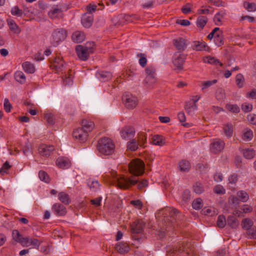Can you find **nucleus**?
<instances>
[{
	"label": "nucleus",
	"instance_id": "nucleus-34",
	"mask_svg": "<svg viewBox=\"0 0 256 256\" xmlns=\"http://www.w3.org/2000/svg\"><path fill=\"white\" fill-rule=\"evenodd\" d=\"M208 18L206 16H199L197 19V26L201 28H203L208 22Z\"/></svg>",
	"mask_w": 256,
	"mask_h": 256
},
{
	"label": "nucleus",
	"instance_id": "nucleus-45",
	"mask_svg": "<svg viewBox=\"0 0 256 256\" xmlns=\"http://www.w3.org/2000/svg\"><path fill=\"white\" fill-rule=\"evenodd\" d=\"M237 196L240 199V200L244 202H246L249 198L248 194L244 190H240L237 192Z\"/></svg>",
	"mask_w": 256,
	"mask_h": 256
},
{
	"label": "nucleus",
	"instance_id": "nucleus-19",
	"mask_svg": "<svg viewBox=\"0 0 256 256\" xmlns=\"http://www.w3.org/2000/svg\"><path fill=\"white\" fill-rule=\"evenodd\" d=\"M82 128L88 134L90 132L94 127V122L90 120H83L82 122Z\"/></svg>",
	"mask_w": 256,
	"mask_h": 256
},
{
	"label": "nucleus",
	"instance_id": "nucleus-61",
	"mask_svg": "<svg viewBox=\"0 0 256 256\" xmlns=\"http://www.w3.org/2000/svg\"><path fill=\"white\" fill-rule=\"evenodd\" d=\"M4 109L6 112H9L12 108V106L8 98L4 99Z\"/></svg>",
	"mask_w": 256,
	"mask_h": 256
},
{
	"label": "nucleus",
	"instance_id": "nucleus-21",
	"mask_svg": "<svg viewBox=\"0 0 256 256\" xmlns=\"http://www.w3.org/2000/svg\"><path fill=\"white\" fill-rule=\"evenodd\" d=\"M58 198L65 205H68L71 202V199L69 195L64 192H61L58 193Z\"/></svg>",
	"mask_w": 256,
	"mask_h": 256
},
{
	"label": "nucleus",
	"instance_id": "nucleus-16",
	"mask_svg": "<svg viewBox=\"0 0 256 256\" xmlns=\"http://www.w3.org/2000/svg\"><path fill=\"white\" fill-rule=\"evenodd\" d=\"M52 210L57 216H62L66 214V208L59 203L54 204L52 206Z\"/></svg>",
	"mask_w": 256,
	"mask_h": 256
},
{
	"label": "nucleus",
	"instance_id": "nucleus-53",
	"mask_svg": "<svg viewBox=\"0 0 256 256\" xmlns=\"http://www.w3.org/2000/svg\"><path fill=\"white\" fill-rule=\"evenodd\" d=\"M44 118L50 124H55V118L54 114L52 113L46 114H44Z\"/></svg>",
	"mask_w": 256,
	"mask_h": 256
},
{
	"label": "nucleus",
	"instance_id": "nucleus-63",
	"mask_svg": "<svg viewBox=\"0 0 256 256\" xmlns=\"http://www.w3.org/2000/svg\"><path fill=\"white\" fill-rule=\"evenodd\" d=\"M214 191L218 194H224L225 193V190L222 186L220 185H216L214 187Z\"/></svg>",
	"mask_w": 256,
	"mask_h": 256
},
{
	"label": "nucleus",
	"instance_id": "nucleus-40",
	"mask_svg": "<svg viewBox=\"0 0 256 256\" xmlns=\"http://www.w3.org/2000/svg\"><path fill=\"white\" fill-rule=\"evenodd\" d=\"M156 82V79L154 76H146V78L144 80V82L146 84V86L148 88L151 87L153 84H154Z\"/></svg>",
	"mask_w": 256,
	"mask_h": 256
},
{
	"label": "nucleus",
	"instance_id": "nucleus-14",
	"mask_svg": "<svg viewBox=\"0 0 256 256\" xmlns=\"http://www.w3.org/2000/svg\"><path fill=\"white\" fill-rule=\"evenodd\" d=\"M64 64V62L62 58L60 56H58L54 58L52 62L51 66L57 72H60L62 70Z\"/></svg>",
	"mask_w": 256,
	"mask_h": 256
},
{
	"label": "nucleus",
	"instance_id": "nucleus-13",
	"mask_svg": "<svg viewBox=\"0 0 256 256\" xmlns=\"http://www.w3.org/2000/svg\"><path fill=\"white\" fill-rule=\"evenodd\" d=\"M145 224L142 220H136L131 225V232L132 234L142 232Z\"/></svg>",
	"mask_w": 256,
	"mask_h": 256
},
{
	"label": "nucleus",
	"instance_id": "nucleus-57",
	"mask_svg": "<svg viewBox=\"0 0 256 256\" xmlns=\"http://www.w3.org/2000/svg\"><path fill=\"white\" fill-rule=\"evenodd\" d=\"M224 12H218L215 15L214 17V22L216 25H219L218 22L222 21V18L224 16Z\"/></svg>",
	"mask_w": 256,
	"mask_h": 256
},
{
	"label": "nucleus",
	"instance_id": "nucleus-46",
	"mask_svg": "<svg viewBox=\"0 0 256 256\" xmlns=\"http://www.w3.org/2000/svg\"><path fill=\"white\" fill-rule=\"evenodd\" d=\"M244 6L248 12H254L256 10V4L254 2L250 3L247 2H244Z\"/></svg>",
	"mask_w": 256,
	"mask_h": 256
},
{
	"label": "nucleus",
	"instance_id": "nucleus-37",
	"mask_svg": "<svg viewBox=\"0 0 256 256\" xmlns=\"http://www.w3.org/2000/svg\"><path fill=\"white\" fill-rule=\"evenodd\" d=\"M202 214L204 215H206L208 216H213L216 214V212L215 210V209L214 208L212 207H206L204 208L202 210Z\"/></svg>",
	"mask_w": 256,
	"mask_h": 256
},
{
	"label": "nucleus",
	"instance_id": "nucleus-31",
	"mask_svg": "<svg viewBox=\"0 0 256 256\" xmlns=\"http://www.w3.org/2000/svg\"><path fill=\"white\" fill-rule=\"evenodd\" d=\"M193 49L198 50L201 51L206 50V43L204 42L194 41V42Z\"/></svg>",
	"mask_w": 256,
	"mask_h": 256
},
{
	"label": "nucleus",
	"instance_id": "nucleus-7",
	"mask_svg": "<svg viewBox=\"0 0 256 256\" xmlns=\"http://www.w3.org/2000/svg\"><path fill=\"white\" fill-rule=\"evenodd\" d=\"M122 100L124 102L125 106L128 109H133L138 104V98L131 94L126 93L122 96Z\"/></svg>",
	"mask_w": 256,
	"mask_h": 256
},
{
	"label": "nucleus",
	"instance_id": "nucleus-2",
	"mask_svg": "<svg viewBox=\"0 0 256 256\" xmlns=\"http://www.w3.org/2000/svg\"><path fill=\"white\" fill-rule=\"evenodd\" d=\"M114 148V144L110 138H102L98 141L97 149L104 155L108 156L112 154Z\"/></svg>",
	"mask_w": 256,
	"mask_h": 256
},
{
	"label": "nucleus",
	"instance_id": "nucleus-51",
	"mask_svg": "<svg viewBox=\"0 0 256 256\" xmlns=\"http://www.w3.org/2000/svg\"><path fill=\"white\" fill-rule=\"evenodd\" d=\"M192 208L195 210H200L202 207V200L198 198L194 200L192 204Z\"/></svg>",
	"mask_w": 256,
	"mask_h": 256
},
{
	"label": "nucleus",
	"instance_id": "nucleus-15",
	"mask_svg": "<svg viewBox=\"0 0 256 256\" xmlns=\"http://www.w3.org/2000/svg\"><path fill=\"white\" fill-rule=\"evenodd\" d=\"M173 43L179 52L184 50L186 48V40L182 38H178L173 40Z\"/></svg>",
	"mask_w": 256,
	"mask_h": 256
},
{
	"label": "nucleus",
	"instance_id": "nucleus-54",
	"mask_svg": "<svg viewBox=\"0 0 256 256\" xmlns=\"http://www.w3.org/2000/svg\"><path fill=\"white\" fill-rule=\"evenodd\" d=\"M11 166L10 165L8 162H6L2 165V167L0 168V174L4 176L7 174V170L10 168Z\"/></svg>",
	"mask_w": 256,
	"mask_h": 256
},
{
	"label": "nucleus",
	"instance_id": "nucleus-27",
	"mask_svg": "<svg viewBox=\"0 0 256 256\" xmlns=\"http://www.w3.org/2000/svg\"><path fill=\"white\" fill-rule=\"evenodd\" d=\"M7 22L10 29L14 33L18 34L20 32V28L14 20L12 19H8L7 20Z\"/></svg>",
	"mask_w": 256,
	"mask_h": 256
},
{
	"label": "nucleus",
	"instance_id": "nucleus-48",
	"mask_svg": "<svg viewBox=\"0 0 256 256\" xmlns=\"http://www.w3.org/2000/svg\"><path fill=\"white\" fill-rule=\"evenodd\" d=\"M226 108L228 111L236 114L238 113L240 111L239 107L236 104H228L226 105Z\"/></svg>",
	"mask_w": 256,
	"mask_h": 256
},
{
	"label": "nucleus",
	"instance_id": "nucleus-29",
	"mask_svg": "<svg viewBox=\"0 0 256 256\" xmlns=\"http://www.w3.org/2000/svg\"><path fill=\"white\" fill-rule=\"evenodd\" d=\"M24 70L28 73L32 74L35 71V68L34 64L29 62H26L22 64Z\"/></svg>",
	"mask_w": 256,
	"mask_h": 256
},
{
	"label": "nucleus",
	"instance_id": "nucleus-18",
	"mask_svg": "<svg viewBox=\"0 0 256 256\" xmlns=\"http://www.w3.org/2000/svg\"><path fill=\"white\" fill-rule=\"evenodd\" d=\"M115 248L120 254H124L128 252L130 247L127 243L120 242L116 245Z\"/></svg>",
	"mask_w": 256,
	"mask_h": 256
},
{
	"label": "nucleus",
	"instance_id": "nucleus-62",
	"mask_svg": "<svg viewBox=\"0 0 256 256\" xmlns=\"http://www.w3.org/2000/svg\"><path fill=\"white\" fill-rule=\"evenodd\" d=\"M242 109L244 112H249L252 110V106L250 104L244 103L242 105Z\"/></svg>",
	"mask_w": 256,
	"mask_h": 256
},
{
	"label": "nucleus",
	"instance_id": "nucleus-59",
	"mask_svg": "<svg viewBox=\"0 0 256 256\" xmlns=\"http://www.w3.org/2000/svg\"><path fill=\"white\" fill-rule=\"evenodd\" d=\"M190 198V192L188 190H185L182 194V200L184 203H186Z\"/></svg>",
	"mask_w": 256,
	"mask_h": 256
},
{
	"label": "nucleus",
	"instance_id": "nucleus-52",
	"mask_svg": "<svg viewBox=\"0 0 256 256\" xmlns=\"http://www.w3.org/2000/svg\"><path fill=\"white\" fill-rule=\"evenodd\" d=\"M11 14L18 17L22 16L23 14V12L22 10L20 9L18 6L13 7L11 10Z\"/></svg>",
	"mask_w": 256,
	"mask_h": 256
},
{
	"label": "nucleus",
	"instance_id": "nucleus-26",
	"mask_svg": "<svg viewBox=\"0 0 256 256\" xmlns=\"http://www.w3.org/2000/svg\"><path fill=\"white\" fill-rule=\"evenodd\" d=\"M178 168L181 172H188L190 168V164L188 160H183L179 162Z\"/></svg>",
	"mask_w": 256,
	"mask_h": 256
},
{
	"label": "nucleus",
	"instance_id": "nucleus-42",
	"mask_svg": "<svg viewBox=\"0 0 256 256\" xmlns=\"http://www.w3.org/2000/svg\"><path fill=\"white\" fill-rule=\"evenodd\" d=\"M28 246H34V248L38 249L40 246L42 242V241L38 239L32 238L29 237V239H28Z\"/></svg>",
	"mask_w": 256,
	"mask_h": 256
},
{
	"label": "nucleus",
	"instance_id": "nucleus-60",
	"mask_svg": "<svg viewBox=\"0 0 256 256\" xmlns=\"http://www.w3.org/2000/svg\"><path fill=\"white\" fill-rule=\"evenodd\" d=\"M13 238L17 242H19V240H20L22 238V235L20 234V232L16 230H14L12 233Z\"/></svg>",
	"mask_w": 256,
	"mask_h": 256
},
{
	"label": "nucleus",
	"instance_id": "nucleus-8",
	"mask_svg": "<svg viewBox=\"0 0 256 256\" xmlns=\"http://www.w3.org/2000/svg\"><path fill=\"white\" fill-rule=\"evenodd\" d=\"M224 146L225 143L222 140L215 139L210 144V152L214 154H218L224 148Z\"/></svg>",
	"mask_w": 256,
	"mask_h": 256
},
{
	"label": "nucleus",
	"instance_id": "nucleus-32",
	"mask_svg": "<svg viewBox=\"0 0 256 256\" xmlns=\"http://www.w3.org/2000/svg\"><path fill=\"white\" fill-rule=\"evenodd\" d=\"M14 78L17 82L22 84H24L26 80L24 74L21 71H17L15 72Z\"/></svg>",
	"mask_w": 256,
	"mask_h": 256
},
{
	"label": "nucleus",
	"instance_id": "nucleus-47",
	"mask_svg": "<svg viewBox=\"0 0 256 256\" xmlns=\"http://www.w3.org/2000/svg\"><path fill=\"white\" fill-rule=\"evenodd\" d=\"M82 23L85 27L88 28L92 24V18L91 17H84L82 20Z\"/></svg>",
	"mask_w": 256,
	"mask_h": 256
},
{
	"label": "nucleus",
	"instance_id": "nucleus-33",
	"mask_svg": "<svg viewBox=\"0 0 256 256\" xmlns=\"http://www.w3.org/2000/svg\"><path fill=\"white\" fill-rule=\"evenodd\" d=\"M244 156L247 159L253 158L256 154L255 151L252 148H246L243 150Z\"/></svg>",
	"mask_w": 256,
	"mask_h": 256
},
{
	"label": "nucleus",
	"instance_id": "nucleus-58",
	"mask_svg": "<svg viewBox=\"0 0 256 256\" xmlns=\"http://www.w3.org/2000/svg\"><path fill=\"white\" fill-rule=\"evenodd\" d=\"M216 82H217L216 80H208V81L204 82L202 83V90H204V88H208L210 86H211L216 84Z\"/></svg>",
	"mask_w": 256,
	"mask_h": 256
},
{
	"label": "nucleus",
	"instance_id": "nucleus-3",
	"mask_svg": "<svg viewBox=\"0 0 256 256\" xmlns=\"http://www.w3.org/2000/svg\"><path fill=\"white\" fill-rule=\"evenodd\" d=\"M168 213V216H165L164 218V224L166 226V231L168 232V227L174 226L178 220H182V216L180 212L174 208H169L166 210Z\"/></svg>",
	"mask_w": 256,
	"mask_h": 256
},
{
	"label": "nucleus",
	"instance_id": "nucleus-25",
	"mask_svg": "<svg viewBox=\"0 0 256 256\" xmlns=\"http://www.w3.org/2000/svg\"><path fill=\"white\" fill-rule=\"evenodd\" d=\"M204 62L216 66L219 64L221 67L223 66V64L220 62L219 60L210 56L204 57Z\"/></svg>",
	"mask_w": 256,
	"mask_h": 256
},
{
	"label": "nucleus",
	"instance_id": "nucleus-49",
	"mask_svg": "<svg viewBox=\"0 0 256 256\" xmlns=\"http://www.w3.org/2000/svg\"><path fill=\"white\" fill-rule=\"evenodd\" d=\"M38 176L41 180L45 182L48 183L50 181L48 175L44 171L40 170L38 173Z\"/></svg>",
	"mask_w": 256,
	"mask_h": 256
},
{
	"label": "nucleus",
	"instance_id": "nucleus-36",
	"mask_svg": "<svg viewBox=\"0 0 256 256\" xmlns=\"http://www.w3.org/2000/svg\"><path fill=\"white\" fill-rule=\"evenodd\" d=\"M61 13L62 10L60 8L53 7L52 10L48 12V15L50 18H58Z\"/></svg>",
	"mask_w": 256,
	"mask_h": 256
},
{
	"label": "nucleus",
	"instance_id": "nucleus-30",
	"mask_svg": "<svg viewBox=\"0 0 256 256\" xmlns=\"http://www.w3.org/2000/svg\"><path fill=\"white\" fill-rule=\"evenodd\" d=\"M139 144L136 139H132L128 142L127 149L131 151H136L138 147Z\"/></svg>",
	"mask_w": 256,
	"mask_h": 256
},
{
	"label": "nucleus",
	"instance_id": "nucleus-28",
	"mask_svg": "<svg viewBox=\"0 0 256 256\" xmlns=\"http://www.w3.org/2000/svg\"><path fill=\"white\" fill-rule=\"evenodd\" d=\"M228 226L232 228H236L238 226V220L233 216H230L226 220Z\"/></svg>",
	"mask_w": 256,
	"mask_h": 256
},
{
	"label": "nucleus",
	"instance_id": "nucleus-5",
	"mask_svg": "<svg viewBox=\"0 0 256 256\" xmlns=\"http://www.w3.org/2000/svg\"><path fill=\"white\" fill-rule=\"evenodd\" d=\"M67 36V32L64 28H57L52 32L50 42L54 46H58L59 44L64 40Z\"/></svg>",
	"mask_w": 256,
	"mask_h": 256
},
{
	"label": "nucleus",
	"instance_id": "nucleus-55",
	"mask_svg": "<svg viewBox=\"0 0 256 256\" xmlns=\"http://www.w3.org/2000/svg\"><path fill=\"white\" fill-rule=\"evenodd\" d=\"M137 140L139 145L142 146L146 143V135L143 133L138 134V140Z\"/></svg>",
	"mask_w": 256,
	"mask_h": 256
},
{
	"label": "nucleus",
	"instance_id": "nucleus-10",
	"mask_svg": "<svg viewBox=\"0 0 256 256\" xmlns=\"http://www.w3.org/2000/svg\"><path fill=\"white\" fill-rule=\"evenodd\" d=\"M135 132L134 128L129 126H124L120 132L122 138L126 140L133 138Z\"/></svg>",
	"mask_w": 256,
	"mask_h": 256
},
{
	"label": "nucleus",
	"instance_id": "nucleus-12",
	"mask_svg": "<svg viewBox=\"0 0 256 256\" xmlns=\"http://www.w3.org/2000/svg\"><path fill=\"white\" fill-rule=\"evenodd\" d=\"M73 136L76 139H78L80 141L83 142L86 140L88 134L84 129L78 128L74 130Z\"/></svg>",
	"mask_w": 256,
	"mask_h": 256
},
{
	"label": "nucleus",
	"instance_id": "nucleus-17",
	"mask_svg": "<svg viewBox=\"0 0 256 256\" xmlns=\"http://www.w3.org/2000/svg\"><path fill=\"white\" fill-rule=\"evenodd\" d=\"M56 166L61 168H68L71 165L70 160L66 157H60L56 161Z\"/></svg>",
	"mask_w": 256,
	"mask_h": 256
},
{
	"label": "nucleus",
	"instance_id": "nucleus-56",
	"mask_svg": "<svg viewBox=\"0 0 256 256\" xmlns=\"http://www.w3.org/2000/svg\"><path fill=\"white\" fill-rule=\"evenodd\" d=\"M138 56L140 58L139 60V64L142 67L144 68L146 64L147 60L144 56V54H138Z\"/></svg>",
	"mask_w": 256,
	"mask_h": 256
},
{
	"label": "nucleus",
	"instance_id": "nucleus-23",
	"mask_svg": "<svg viewBox=\"0 0 256 256\" xmlns=\"http://www.w3.org/2000/svg\"><path fill=\"white\" fill-rule=\"evenodd\" d=\"M184 108L186 112L190 115H193L196 110H197V106L192 102H186V103Z\"/></svg>",
	"mask_w": 256,
	"mask_h": 256
},
{
	"label": "nucleus",
	"instance_id": "nucleus-50",
	"mask_svg": "<svg viewBox=\"0 0 256 256\" xmlns=\"http://www.w3.org/2000/svg\"><path fill=\"white\" fill-rule=\"evenodd\" d=\"M194 190L198 194H200L204 191L202 184L200 182H196L193 186Z\"/></svg>",
	"mask_w": 256,
	"mask_h": 256
},
{
	"label": "nucleus",
	"instance_id": "nucleus-1",
	"mask_svg": "<svg viewBox=\"0 0 256 256\" xmlns=\"http://www.w3.org/2000/svg\"><path fill=\"white\" fill-rule=\"evenodd\" d=\"M128 170L131 174L130 176L122 175L116 178L118 186L121 189H129L132 186L138 184L137 188L142 190L148 186V180L144 179L139 182L138 176L144 172V164L140 159L133 160L128 164Z\"/></svg>",
	"mask_w": 256,
	"mask_h": 256
},
{
	"label": "nucleus",
	"instance_id": "nucleus-39",
	"mask_svg": "<svg viewBox=\"0 0 256 256\" xmlns=\"http://www.w3.org/2000/svg\"><path fill=\"white\" fill-rule=\"evenodd\" d=\"M152 143L154 145L162 146L164 144V142L162 136L155 135L152 138Z\"/></svg>",
	"mask_w": 256,
	"mask_h": 256
},
{
	"label": "nucleus",
	"instance_id": "nucleus-6",
	"mask_svg": "<svg viewBox=\"0 0 256 256\" xmlns=\"http://www.w3.org/2000/svg\"><path fill=\"white\" fill-rule=\"evenodd\" d=\"M88 44L90 45L92 44V46L94 45V42H87L86 46L78 45L76 47V54L78 58L82 60H87L89 57L90 52H92V47L88 46Z\"/></svg>",
	"mask_w": 256,
	"mask_h": 256
},
{
	"label": "nucleus",
	"instance_id": "nucleus-64",
	"mask_svg": "<svg viewBox=\"0 0 256 256\" xmlns=\"http://www.w3.org/2000/svg\"><path fill=\"white\" fill-rule=\"evenodd\" d=\"M247 118L251 124L256 125V114H250L248 116Z\"/></svg>",
	"mask_w": 256,
	"mask_h": 256
},
{
	"label": "nucleus",
	"instance_id": "nucleus-41",
	"mask_svg": "<svg viewBox=\"0 0 256 256\" xmlns=\"http://www.w3.org/2000/svg\"><path fill=\"white\" fill-rule=\"evenodd\" d=\"M253 138V132L250 130H245L242 134V140L245 141H250Z\"/></svg>",
	"mask_w": 256,
	"mask_h": 256
},
{
	"label": "nucleus",
	"instance_id": "nucleus-9",
	"mask_svg": "<svg viewBox=\"0 0 256 256\" xmlns=\"http://www.w3.org/2000/svg\"><path fill=\"white\" fill-rule=\"evenodd\" d=\"M186 55L180 52H176L174 56L173 64L178 70L182 69V66L185 59L186 58Z\"/></svg>",
	"mask_w": 256,
	"mask_h": 256
},
{
	"label": "nucleus",
	"instance_id": "nucleus-20",
	"mask_svg": "<svg viewBox=\"0 0 256 256\" xmlns=\"http://www.w3.org/2000/svg\"><path fill=\"white\" fill-rule=\"evenodd\" d=\"M96 77L102 82H106L110 80L112 76L110 72L100 71L96 73Z\"/></svg>",
	"mask_w": 256,
	"mask_h": 256
},
{
	"label": "nucleus",
	"instance_id": "nucleus-43",
	"mask_svg": "<svg viewBox=\"0 0 256 256\" xmlns=\"http://www.w3.org/2000/svg\"><path fill=\"white\" fill-rule=\"evenodd\" d=\"M216 98L218 100H223L225 98L224 90L222 88H218L216 92Z\"/></svg>",
	"mask_w": 256,
	"mask_h": 256
},
{
	"label": "nucleus",
	"instance_id": "nucleus-24",
	"mask_svg": "<svg viewBox=\"0 0 256 256\" xmlns=\"http://www.w3.org/2000/svg\"><path fill=\"white\" fill-rule=\"evenodd\" d=\"M253 222L250 218H244L242 220V227L248 230L247 234L248 236L250 231V230L252 232V230L251 229V228L253 226Z\"/></svg>",
	"mask_w": 256,
	"mask_h": 256
},
{
	"label": "nucleus",
	"instance_id": "nucleus-22",
	"mask_svg": "<svg viewBox=\"0 0 256 256\" xmlns=\"http://www.w3.org/2000/svg\"><path fill=\"white\" fill-rule=\"evenodd\" d=\"M72 38L74 42L80 43L84 40L85 35L83 32L76 31L73 33Z\"/></svg>",
	"mask_w": 256,
	"mask_h": 256
},
{
	"label": "nucleus",
	"instance_id": "nucleus-44",
	"mask_svg": "<svg viewBox=\"0 0 256 256\" xmlns=\"http://www.w3.org/2000/svg\"><path fill=\"white\" fill-rule=\"evenodd\" d=\"M226 218L223 215H220L218 216L216 224L217 226L220 228H223L225 226L226 224Z\"/></svg>",
	"mask_w": 256,
	"mask_h": 256
},
{
	"label": "nucleus",
	"instance_id": "nucleus-35",
	"mask_svg": "<svg viewBox=\"0 0 256 256\" xmlns=\"http://www.w3.org/2000/svg\"><path fill=\"white\" fill-rule=\"evenodd\" d=\"M225 135L228 137H231L232 135L233 126L232 124H227L223 128Z\"/></svg>",
	"mask_w": 256,
	"mask_h": 256
},
{
	"label": "nucleus",
	"instance_id": "nucleus-4",
	"mask_svg": "<svg viewBox=\"0 0 256 256\" xmlns=\"http://www.w3.org/2000/svg\"><path fill=\"white\" fill-rule=\"evenodd\" d=\"M191 244L190 243L186 242H180L177 244L176 246L172 247H169L167 250V256H174L175 255H178V254H181L183 252H186L184 254H190V252L192 251L191 249H190V246ZM184 256V255L182 256Z\"/></svg>",
	"mask_w": 256,
	"mask_h": 256
},
{
	"label": "nucleus",
	"instance_id": "nucleus-11",
	"mask_svg": "<svg viewBox=\"0 0 256 256\" xmlns=\"http://www.w3.org/2000/svg\"><path fill=\"white\" fill-rule=\"evenodd\" d=\"M38 150L41 156L48 157L54 150V148L52 145H46L42 144L40 146Z\"/></svg>",
	"mask_w": 256,
	"mask_h": 256
},
{
	"label": "nucleus",
	"instance_id": "nucleus-38",
	"mask_svg": "<svg viewBox=\"0 0 256 256\" xmlns=\"http://www.w3.org/2000/svg\"><path fill=\"white\" fill-rule=\"evenodd\" d=\"M236 82L238 88H242L244 86V78L242 74H238L236 76Z\"/></svg>",
	"mask_w": 256,
	"mask_h": 256
}]
</instances>
